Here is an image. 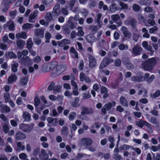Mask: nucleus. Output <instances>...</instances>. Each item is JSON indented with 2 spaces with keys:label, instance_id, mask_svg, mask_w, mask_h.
<instances>
[{
  "label": "nucleus",
  "instance_id": "obj_1",
  "mask_svg": "<svg viewBox=\"0 0 160 160\" xmlns=\"http://www.w3.org/2000/svg\"><path fill=\"white\" fill-rule=\"evenodd\" d=\"M157 64L156 59L154 58H152L148 59L145 62L143 66L144 70L151 72L153 70Z\"/></svg>",
  "mask_w": 160,
  "mask_h": 160
},
{
  "label": "nucleus",
  "instance_id": "obj_2",
  "mask_svg": "<svg viewBox=\"0 0 160 160\" xmlns=\"http://www.w3.org/2000/svg\"><path fill=\"white\" fill-rule=\"evenodd\" d=\"M34 126L33 123H31L29 125L27 124L21 123L19 125V128L25 132H30Z\"/></svg>",
  "mask_w": 160,
  "mask_h": 160
},
{
  "label": "nucleus",
  "instance_id": "obj_3",
  "mask_svg": "<svg viewBox=\"0 0 160 160\" xmlns=\"http://www.w3.org/2000/svg\"><path fill=\"white\" fill-rule=\"evenodd\" d=\"M116 103L114 101L112 102L111 103H109L105 104L103 107L102 109V112L104 114H105L106 113V110H109L112 107L115 106Z\"/></svg>",
  "mask_w": 160,
  "mask_h": 160
},
{
  "label": "nucleus",
  "instance_id": "obj_4",
  "mask_svg": "<svg viewBox=\"0 0 160 160\" xmlns=\"http://www.w3.org/2000/svg\"><path fill=\"white\" fill-rule=\"evenodd\" d=\"M58 65V63L56 62H50L48 64H44L43 65V67H47V71H49L55 69Z\"/></svg>",
  "mask_w": 160,
  "mask_h": 160
},
{
  "label": "nucleus",
  "instance_id": "obj_5",
  "mask_svg": "<svg viewBox=\"0 0 160 160\" xmlns=\"http://www.w3.org/2000/svg\"><path fill=\"white\" fill-rule=\"evenodd\" d=\"M67 68V66L66 65H59L57 66L56 67V72H55L56 75H58L61 74L65 71Z\"/></svg>",
  "mask_w": 160,
  "mask_h": 160
},
{
  "label": "nucleus",
  "instance_id": "obj_6",
  "mask_svg": "<svg viewBox=\"0 0 160 160\" xmlns=\"http://www.w3.org/2000/svg\"><path fill=\"white\" fill-rule=\"evenodd\" d=\"M124 37L127 39L130 38L132 36L131 33L129 32L128 28L125 26H122L121 29Z\"/></svg>",
  "mask_w": 160,
  "mask_h": 160
},
{
  "label": "nucleus",
  "instance_id": "obj_7",
  "mask_svg": "<svg viewBox=\"0 0 160 160\" xmlns=\"http://www.w3.org/2000/svg\"><path fill=\"white\" fill-rule=\"evenodd\" d=\"M113 60L111 59H109L107 58H105L99 66V68L102 69L106 67L109 63H112Z\"/></svg>",
  "mask_w": 160,
  "mask_h": 160
},
{
  "label": "nucleus",
  "instance_id": "obj_8",
  "mask_svg": "<svg viewBox=\"0 0 160 160\" xmlns=\"http://www.w3.org/2000/svg\"><path fill=\"white\" fill-rule=\"evenodd\" d=\"M89 66L91 68H93L96 65L97 62L95 58L92 56H89L88 58Z\"/></svg>",
  "mask_w": 160,
  "mask_h": 160
},
{
  "label": "nucleus",
  "instance_id": "obj_9",
  "mask_svg": "<svg viewBox=\"0 0 160 160\" xmlns=\"http://www.w3.org/2000/svg\"><path fill=\"white\" fill-rule=\"evenodd\" d=\"M7 27H8V29L10 31H14L15 30L14 22L12 21H10L4 24L3 27L4 28H6Z\"/></svg>",
  "mask_w": 160,
  "mask_h": 160
},
{
  "label": "nucleus",
  "instance_id": "obj_10",
  "mask_svg": "<svg viewBox=\"0 0 160 160\" xmlns=\"http://www.w3.org/2000/svg\"><path fill=\"white\" fill-rule=\"evenodd\" d=\"M142 51V48L139 45H136L132 49V54L135 56L138 55L140 54Z\"/></svg>",
  "mask_w": 160,
  "mask_h": 160
},
{
  "label": "nucleus",
  "instance_id": "obj_11",
  "mask_svg": "<svg viewBox=\"0 0 160 160\" xmlns=\"http://www.w3.org/2000/svg\"><path fill=\"white\" fill-rule=\"evenodd\" d=\"M92 142V140L90 138H83L81 141L82 144L86 146L91 145Z\"/></svg>",
  "mask_w": 160,
  "mask_h": 160
},
{
  "label": "nucleus",
  "instance_id": "obj_12",
  "mask_svg": "<svg viewBox=\"0 0 160 160\" xmlns=\"http://www.w3.org/2000/svg\"><path fill=\"white\" fill-rule=\"evenodd\" d=\"M17 79V77L15 75L11 74L8 78V84H12L16 82Z\"/></svg>",
  "mask_w": 160,
  "mask_h": 160
},
{
  "label": "nucleus",
  "instance_id": "obj_13",
  "mask_svg": "<svg viewBox=\"0 0 160 160\" xmlns=\"http://www.w3.org/2000/svg\"><path fill=\"white\" fill-rule=\"evenodd\" d=\"M26 138L25 134L20 132H18L15 136V139L17 140H21L24 139Z\"/></svg>",
  "mask_w": 160,
  "mask_h": 160
},
{
  "label": "nucleus",
  "instance_id": "obj_14",
  "mask_svg": "<svg viewBox=\"0 0 160 160\" xmlns=\"http://www.w3.org/2000/svg\"><path fill=\"white\" fill-rule=\"evenodd\" d=\"M70 41L67 39H64L58 42V45L60 47H62L65 45L69 44Z\"/></svg>",
  "mask_w": 160,
  "mask_h": 160
},
{
  "label": "nucleus",
  "instance_id": "obj_15",
  "mask_svg": "<svg viewBox=\"0 0 160 160\" xmlns=\"http://www.w3.org/2000/svg\"><path fill=\"white\" fill-rule=\"evenodd\" d=\"M38 11H35L29 16V22H35V18L36 17Z\"/></svg>",
  "mask_w": 160,
  "mask_h": 160
},
{
  "label": "nucleus",
  "instance_id": "obj_16",
  "mask_svg": "<svg viewBox=\"0 0 160 160\" xmlns=\"http://www.w3.org/2000/svg\"><path fill=\"white\" fill-rule=\"evenodd\" d=\"M41 154L40 155V158L43 160H46L48 158V156L46 151L43 149L41 150Z\"/></svg>",
  "mask_w": 160,
  "mask_h": 160
},
{
  "label": "nucleus",
  "instance_id": "obj_17",
  "mask_svg": "<svg viewBox=\"0 0 160 160\" xmlns=\"http://www.w3.org/2000/svg\"><path fill=\"white\" fill-rule=\"evenodd\" d=\"M131 80L133 82H140L144 80L142 75L139 76H132L131 78Z\"/></svg>",
  "mask_w": 160,
  "mask_h": 160
},
{
  "label": "nucleus",
  "instance_id": "obj_18",
  "mask_svg": "<svg viewBox=\"0 0 160 160\" xmlns=\"http://www.w3.org/2000/svg\"><path fill=\"white\" fill-rule=\"evenodd\" d=\"M125 23L126 25H130L132 27H134L136 25V22L134 19H132L130 20H126L125 21Z\"/></svg>",
  "mask_w": 160,
  "mask_h": 160
},
{
  "label": "nucleus",
  "instance_id": "obj_19",
  "mask_svg": "<svg viewBox=\"0 0 160 160\" xmlns=\"http://www.w3.org/2000/svg\"><path fill=\"white\" fill-rule=\"evenodd\" d=\"M82 110L81 112V114L82 115L90 114L93 112V110L92 109L83 108H82Z\"/></svg>",
  "mask_w": 160,
  "mask_h": 160
},
{
  "label": "nucleus",
  "instance_id": "obj_20",
  "mask_svg": "<svg viewBox=\"0 0 160 160\" xmlns=\"http://www.w3.org/2000/svg\"><path fill=\"white\" fill-rule=\"evenodd\" d=\"M16 37L17 38H22L25 39L27 38V36L25 32H21L17 33L16 34Z\"/></svg>",
  "mask_w": 160,
  "mask_h": 160
},
{
  "label": "nucleus",
  "instance_id": "obj_21",
  "mask_svg": "<svg viewBox=\"0 0 160 160\" xmlns=\"http://www.w3.org/2000/svg\"><path fill=\"white\" fill-rule=\"evenodd\" d=\"M22 116L24 120L26 122L29 121L31 119V116L30 114L27 112H23Z\"/></svg>",
  "mask_w": 160,
  "mask_h": 160
},
{
  "label": "nucleus",
  "instance_id": "obj_22",
  "mask_svg": "<svg viewBox=\"0 0 160 160\" xmlns=\"http://www.w3.org/2000/svg\"><path fill=\"white\" fill-rule=\"evenodd\" d=\"M47 121L50 124H52L54 126L57 125V119L56 118H53L52 117H49L47 118Z\"/></svg>",
  "mask_w": 160,
  "mask_h": 160
},
{
  "label": "nucleus",
  "instance_id": "obj_23",
  "mask_svg": "<svg viewBox=\"0 0 160 160\" xmlns=\"http://www.w3.org/2000/svg\"><path fill=\"white\" fill-rule=\"evenodd\" d=\"M101 91L102 94H104L103 96L104 98H106L108 97L107 90L105 87L104 86L102 87L101 88Z\"/></svg>",
  "mask_w": 160,
  "mask_h": 160
},
{
  "label": "nucleus",
  "instance_id": "obj_24",
  "mask_svg": "<svg viewBox=\"0 0 160 160\" xmlns=\"http://www.w3.org/2000/svg\"><path fill=\"white\" fill-rule=\"evenodd\" d=\"M120 102L122 106L127 107L128 106L127 102L124 97L122 96L120 98Z\"/></svg>",
  "mask_w": 160,
  "mask_h": 160
},
{
  "label": "nucleus",
  "instance_id": "obj_25",
  "mask_svg": "<svg viewBox=\"0 0 160 160\" xmlns=\"http://www.w3.org/2000/svg\"><path fill=\"white\" fill-rule=\"evenodd\" d=\"M75 101L71 103V106L72 107L74 108H77L79 106V104L78 103L79 99L78 98H75Z\"/></svg>",
  "mask_w": 160,
  "mask_h": 160
},
{
  "label": "nucleus",
  "instance_id": "obj_26",
  "mask_svg": "<svg viewBox=\"0 0 160 160\" xmlns=\"http://www.w3.org/2000/svg\"><path fill=\"white\" fill-rule=\"evenodd\" d=\"M33 27V25L28 23L24 24L23 25L22 28L23 30H27L30 29Z\"/></svg>",
  "mask_w": 160,
  "mask_h": 160
},
{
  "label": "nucleus",
  "instance_id": "obj_27",
  "mask_svg": "<svg viewBox=\"0 0 160 160\" xmlns=\"http://www.w3.org/2000/svg\"><path fill=\"white\" fill-rule=\"evenodd\" d=\"M140 3L143 5L150 6L151 4V2L149 0H142L140 1Z\"/></svg>",
  "mask_w": 160,
  "mask_h": 160
},
{
  "label": "nucleus",
  "instance_id": "obj_28",
  "mask_svg": "<svg viewBox=\"0 0 160 160\" xmlns=\"http://www.w3.org/2000/svg\"><path fill=\"white\" fill-rule=\"evenodd\" d=\"M44 34L43 30L42 29H38L35 32V34L37 36L40 37H43Z\"/></svg>",
  "mask_w": 160,
  "mask_h": 160
},
{
  "label": "nucleus",
  "instance_id": "obj_29",
  "mask_svg": "<svg viewBox=\"0 0 160 160\" xmlns=\"http://www.w3.org/2000/svg\"><path fill=\"white\" fill-rule=\"evenodd\" d=\"M2 40L4 42H6L8 44H10L12 42V41L9 39L7 34H5L3 37Z\"/></svg>",
  "mask_w": 160,
  "mask_h": 160
},
{
  "label": "nucleus",
  "instance_id": "obj_30",
  "mask_svg": "<svg viewBox=\"0 0 160 160\" xmlns=\"http://www.w3.org/2000/svg\"><path fill=\"white\" fill-rule=\"evenodd\" d=\"M148 122L146 121H143L141 120H140L139 121H138L136 122V124L138 127L142 128L144 125H146V123Z\"/></svg>",
  "mask_w": 160,
  "mask_h": 160
},
{
  "label": "nucleus",
  "instance_id": "obj_31",
  "mask_svg": "<svg viewBox=\"0 0 160 160\" xmlns=\"http://www.w3.org/2000/svg\"><path fill=\"white\" fill-rule=\"evenodd\" d=\"M18 66V64L15 62L12 63V69L13 72H15L17 71V68Z\"/></svg>",
  "mask_w": 160,
  "mask_h": 160
},
{
  "label": "nucleus",
  "instance_id": "obj_32",
  "mask_svg": "<svg viewBox=\"0 0 160 160\" xmlns=\"http://www.w3.org/2000/svg\"><path fill=\"white\" fill-rule=\"evenodd\" d=\"M23 142L22 143L21 142H18L17 143V147L20 150L23 151L25 150V146L23 144Z\"/></svg>",
  "mask_w": 160,
  "mask_h": 160
},
{
  "label": "nucleus",
  "instance_id": "obj_33",
  "mask_svg": "<svg viewBox=\"0 0 160 160\" xmlns=\"http://www.w3.org/2000/svg\"><path fill=\"white\" fill-rule=\"evenodd\" d=\"M18 47L19 48H22L25 44V42L23 40H18L17 41Z\"/></svg>",
  "mask_w": 160,
  "mask_h": 160
},
{
  "label": "nucleus",
  "instance_id": "obj_34",
  "mask_svg": "<svg viewBox=\"0 0 160 160\" xmlns=\"http://www.w3.org/2000/svg\"><path fill=\"white\" fill-rule=\"evenodd\" d=\"M87 41L88 42H92L93 41L94 38L92 34H89L87 35L86 37Z\"/></svg>",
  "mask_w": 160,
  "mask_h": 160
},
{
  "label": "nucleus",
  "instance_id": "obj_35",
  "mask_svg": "<svg viewBox=\"0 0 160 160\" xmlns=\"http://www.w3.org/2000/svg\"><path fill=\"white\" fill-rule=\"evenodd\" d=\"M70 53L73 54L76 58H78V52L73 47H72L71 48L70 50Z\"/></svg>",
  "mask_w": 160,
  "mask_h": 160
},
{
  "label": "nucleus",
  "instance_id": "obj_36",
  "mask_svg": "<svg viewBox=\"0 0 160 160\" xmlns=\"http://www.w3.org/2000/svg\"><path fill=\"white\" fill-rule=\"evenodd\" d=\"M76 116V113L75 112H72L69 115L68 118L70 120L72 121L74 120Z\"/></svg>",
  "mask_w": 160,
  "mask_h": 160
},
{
  "label": "nucleus",
  "instance_id": "obj_37",
  "mask_svg": "<svg viewBox=\"0 0 160 160\" xmlns=\"http://www.w3.org/2000/svg\"><path fill=\"white\" fill-rule=\"evenodd\" d=\"M28 80V78L26 77L22 78L21 79L20 84L24 86L27 83Z\"/></svg>",
  "mask_w": 160,
  "mask_h": 160
},
{
  "label": "nucleus",
  "instance_id": "obj_38",
  "mask_svg": "<svg viewBox=\"0 0 160 160\" xmlns=\"http://www.w3.org/2000/svg\"><path fill=\"white\" fill-rule=\"evenodd\" d=\"M78 32L77 35L79 36H82L84 35V32L82 30V28L81 27H79L78 28Z\"/></svg>",
  "mask_w": 160,
  "mask_h": 160
},
{
  "label": "nucleus",
  "instance_id": "obj_39",
  "mask_svg": "<svg viewBox=\"0 0 160 160\" xmlns=\"http://www.w3.org/2000/svg\"><path fill=\"white\" fill-rule=\"evenodd\" d=\"M34 105L36 108H38V106L40 103V100L37 96H36L35 97L34 99Z\"/></svg>",
  "mask_w": 160,
  "mask_h": 160
},
{
  "label": "nucleus",
  "instance_id": "obj_40",
  "mask_svg": "<svg viewBox=\"0 0 160 160\" xmlns=\"http://www.w3.org/2000/svg\"><path fill=\"white\" fill-rule=\"evenodd\" d=\"M10 109L9 107L5 105L2 106V110L4 112H8L10 111Z\"/></svg>",
  "mask_w": 160,
  "mask_h": 160
},
{
  "label": "nucleus",
  "instance_id": "obj_41",
  "mask_svg": "<svg viewBox=\"0 0 160 160\" xmlns=\"http://www.w3.org/2000/svg\"><path fill=\"white\" fill-rule=\"evenodd\" d=\"M145 123V126L147 127V130L148 132L150 133H152L153 131L152 128L151 127V125L148 122Z\"/></svg>",
  "mask_w": 160,
  "mask_h": 160
},
{
  "label": "nucleus",
  "instance_id": "obj_42",
  "mask_svg": "<svg viewBox=\"0 0 160 160\" xmlns=\"http://www.w3.org/2000/svg\"><path fill=\"white\" fill-rule=\"evenodd\" d=\"M90 155H87L85 154L82 153H78L77 156V158L78 159H80L82 158H89L90 157Z\"/></svg>",
  "mask_w": 160,
  "mask_h": 160
},
{
  "label": "nucleus",
  "instance_id": "obj_43",
  "mask_svg": "<svg viewBox=\"0 0 160 160\" xmlns=\"http://www.w3.org/2000/svg\"><path fill=\"white\" fill-rule=\"evenodd\" d=\"M4 97L6 102H8L10 101V95L8 93H5L4 95Z\"/></svg>",
  "mask_w": 160,
  "mask_h": 160
},
{
  "label": "nucleus",
  "instance_id": "obj_44",
  "mask_svg": "<svg viewBox=\"0 0 160 160\" xmlns=\"http://www.w3.org/2000/svg\"><path fill=\"white\" fill-rule=\"evenodd\" d=\"M147 93V91L145 89L143 88L142 90H140L139 91L138 93V95H140L142 94H143V96L145 97L146 96V94Z\"/></svg>",
  "mask_w": 160,
  "mask_h": 160
},
{
  "label": "nucleus",
  "instance_id": "obj_45",
  "mask_svg": "<svg viewBox=\"0 0 160 160\" xmlns=\"http://www.w3.org/2000/svg\"><path fill=\"white\" fill-rule=\"evenodd\" d=\"M19 158L22 160H28L27 158V156L25 153H21L19 154Z\"/></svg>",
  "mask_w": 160,
  "mask_h": 160
},
{
  "label": "nucleus",
  "instance_id": "obj_46",
  "mask_svg": "<svg viewBox=\"0 0 160 160\" xmlns=\"http://www.w3.org/2000/svg\"><path fill=\"white\" fill-rule=\"evenodd\" d=\"M28 48H31L33 45V43L31 38H29L28 39L27 43Z\"/></svg>",
  "mask_w": 160,
  "mask_h": 160
},
{
  "label": "nucleus",
  "instance_id": "obj_47",
  "mask_svg": "<svg viewBox=\"0 0 160 160\" xmlns=\"http://www.w3.org/2000/svg\"><path fill=\"white\" fill-rule=\"evenodd\" d=\"M130 147V146L126 145L124 144L121 146L120 148V149L121 150H127Z\"/></svg>",
  "mask_w": 160,
  "mask_h": 160
},
{
  "label": "nucleus",
  "instance_id": "obj_48",
  "mask_svg": "<svg viewBox=\"0 0 160 160\" xmlns=\"http://www.w3.org/2000/svg\"><path fill=\"white\" fill-rule=\"evenodd\" d=\"M153 9L152 7L147 6L144 9V11L147 13L151 12L153 11Z\"/></svg>",
  "mask_w": 160,
  "mask_h": 160
},
{
  "label": "nucleus",
  "instance_id": "obj_49",
  "mask_svg": "<svg viewBox=\"0 0 160 160\" xmlns=\"http://www.w3.org/2000/svg\"><path fill=\"white\" fill-rule=\"evenodd\" d=\"M119 5L121 7L122 9H128V6L127 4L124 3L122 2H120L119 3Z\"/></svg>",
  "mask_w": 160,
  "mask_h": 160
},
{
  "label": "nucleus",
  "instance_id": "obj_50",
  "mask_svg": "<svg viewBox=\"0 0 160 160\" xmlns=\"http://www.w3.org/2000/svg\"><path fill=\"white\" fill-rule=\"evenodd\" d=\"M45 38L46 39V43H48L49 42V40L51 38V35L50 33L47 32L45 34Z\"/></svg>",
  "mask_w": 160,
  "mask_h": 160
},
{
  "label": "nucleus",
  "instance_id": "obj_51",
  "mask_svg": "<svg viewBox=\"0 0 160 160\" xmlns=\"http://www.w3.org/2000/svg\"><path fill=\"white\" fill-rule=\"evenodd\" d=\"M128 46L126 45H124L123 44H121L119 45L118 48L121 50H123L127 49L128 48Z\"/></svg>",
  "mask_w": 160,
  "mask_h": 160
},
{
  "label": "nucleus",
  "instance_id": "obj_52",
  "mask_svg": "<svg viewBox=\"0 0 160 160\" xmlns=\"http://www.w3.org/2000/svg\"><path fill=\"white\" fill-rule=\"evenodd\" d=\"M91 97V95L89 92L87 93H84L83 94V98L84 99H87Z\"/></svg>",
  "mask_w": 160,
  "mask_h": 160
},
{
  "label": "nucleus",
  "instance_id": "obj_53",
  "mask_svg": "<svg viewBox=\"0 0 160 160\" xmlns=\"http://www.w3.org/2000/svg\"><path fill=\"white\" fill-rule=\"evenodd\" d=\"M61 87L60 86H57L54 88V92L56 93L60 92Z\"/></svg>",
  "mask_w": 160,
  "mask_h": 160
},
{
  "label": "nucleus",
  "instance_id": "obj_54",
  "mask_svg": "<svg viewBox=\"0 0 160 160\" xmlns=\"http://www.w3.org/2000/svg\"><path fill=\"white\" fill-rule=\"evenodd\" d=\"M5 151L7 152H12V149L10 146L7 145L5 149Z\"/></svg>",
  "mask_w": 160,
  "mask_h": 160
},
{
  "label": "nucleus",
  "instance_id": "obj_55",
  "mask_svg": "<svg viewBox=\"0 0 160 160\" xmlns=\"http://www.w3.org/2000/svg\"><path fill=\"white\" fill-rule=\"evenodd\" d=\"M119 16L118 14H115L112 16L111 18L112 19L115 21H117L119 19Z\"/></svg>",
  "mask_w": 160,
  "mask_h": 160
},
{
  "label": "nucleus",
  "instance_id": "obj_56",
  "mask_svg": "<svg viewBox=\"0 0 160 160\" xmlns=\"http://www.w3.org/2000/svg\"><path fill=\"white\" fill-rule=\"evenodd\" d=\"M0 48L3 50H6L8 48V46L6 44L1 43L0 44Z\"/></svg>",
  "mask_w": 160,
  "mask_h": 160
},
{
  "label": "nucleus",
  "instance_id": "obj_57",
  "mask_svg": "<svg viewBox=\"0 0 160 160\" xmlns=\"http://www.w3.org/2000/svg\"><path fill=\"white\" fill-rule=\"evenodd\" d=\"M68 128L66 127H63L62 130V133L64 135H66L68 133Z\"/></svg>",
  "mask_w": 160,
  "mask_h": 160
},
{
  "label": "nucleus",
  "instance_id": "obj_58",
  "mask_svg": "<svg viewBox=\"0 0 160 160\" xmlns=\"http://www.w3.org/2000/svg\"><path fill=\"white\" fill-rule=\"evenodd\" d=\"M87 76L85 75V74L83 72H81L80 74V81H82L84 80Z\"/></svg>",
  "mask_w": 160,
  "mask_h": 160
},
{
  "label": "nucleus",
  "instance_id": "obj_59",
  "mask_svg": "<svg viewBox=\"0 0 160 160\" xmlns=\"http://www.w3.org/2000/svg\"><path fill=\"white\" fill-rule=\"evenodd\" d=\"M132 8L134 11L136 12L139 11L140 9L139 6L135 4H133Z\"/></svg>",
  "mask_w": 160,
  "mask_h": 160
},
{
  "label": "nucleus",
  "instance_id": "obj_60",
  "mask_svg": "<svg viewBox=\"0 0 160 160\" xmlns=\"http://www.w3.org/2000/svg\"><path fill=\"white\" fill-rule=\"evenodd\" d=\"M102 17V15L100 14L99 13L97 15V19H96L97 22L98 23V24H99V25L100 26L99 28L101 27V25L100 23V20Z\"/></svg>",
  "mask_w": 160,
  "mask_h": 160
},
{
  "label": "nucleus",
  "instance_id": "obj_61",
  "mask_svg": "<svg viewBox=\"0 0 160 160\" xmlns=\"http://www.w3.org/2000/svg\"><path fill=\"white\" fill-rule=\"evenodd\" d=\"M8 55L10 58H14L17 57L16 55L12 52H9Z\"/></svg>",
  "mask_w": 160,
  "mask_h": 160
},
{
  "label": "nucleus",
  "instance_id": "obj_62",
  "mask_svg": "<svg viewBox=\"0 0 160 160\" xmlns=\"http://www.w3.org/2000/svg\"><path fill=\"white\" fill-rule=\"evenodd\" d=\"M45 19L48 21H50L52 19V17L50 13H47L45 17Z\"/></svg>",
  "mask_w": 160,
  "mask_h": 160
},
{
  "label": "nucleus",
  "instance_id": "obj_63",
  "mask_svg": "<svg viewBox=\"0 0 160 160\" xmlns=\"http://www.w3.org/2000/svg\"><path fill=\"white\" fill-rule=\"evenodd\" d=\"M116 110L118 111L121 112L124 111V109L121 106L118 105L117 107Z\"/></svg>",
  "mask_w": 160,
  "mask_h": 160
},
{
  "label": "nucleus",
  "instance_id": "obj_64",
  "mask_svg": "<svg viewBox=\"0 0 160 160\" xmlns=\"http://www.w3.org/2000/svg\"><path fill=\"white\" fill-rule=\"evenodd\" d=\"M77 127L75 124H72L70 127L71 132H72L73 131H75L77 129Z\"/></svg>",
  "mask_w": 160,
  "mask_h": 160
}]
</instances>
